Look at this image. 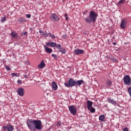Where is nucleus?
I'll return each mask as SVG.
<instances>
[{
	"instance_id": "nucleus-11",
	"label": "nucleus",
	"mask_w": 131,
	"mask_h": 131,
	"mask_svg": "<svg viewBox=\"0 0 131 131\" xmlns=\"http://www.w3.org/2000/svg\"><path fill=\"white\" fill-rule=\"evenodd\" d=\"M126 20L122 19L121 20L120 26H121V28L122 29H124V28H125V24H126Z\"/></svg>"
},
{
	"instance_id": "nucleus-8",
	"label": "nucleus",
	"mask_w": 131,
	"mask_h": 131,
	"mask_svg": "<svg viewBox=\"0 0 131 131\" xmlns=\"http://www.w3.org/2000/svg\"><path fill=\"white\" fill-rule=\"evenodd\" d=\"M17 93L20 97H23L25 93L24 89L22 88H18L17 90Z\"/></svg>"
},
{
	"instance_id": "nucleus-41",
	"label": "nucleus",
	"mask_w": 131,
	"mask_h": 131,
	"mask_svg": "<svg viewBox=\"0 0 131 131\" xmlns=\"http://www.w3.org/2000/svg\"><path fill=\"white\" fill-rule=\"evenodd\" d=\"M113 45H114V46H116V42H114L113 43Z\"/></svg>"
},
{
	"instance_id": "nucleus-30",
	"label": "nucleus",
	"mask_w": 131,
	"mask_h": 131,
	"mask_svg": "<svg viewBox=\"0 0 131 131\" xmlns=\"http://www.w3.org/2000/svg\"><path fill=\"white\" fill-rule=\"evenodd\" d=\"M64 17H65V20H66L67 21H68V19H69L68 14L66 13L64 14Z\"/></svg>"
},
{
	"instance_id": "nucleus-3",
	"label": "nucleus",
	"mask_w": 131,
	"mask_h": 131,
	"mask_svg": "<svg viewBox=\"0 0 131 131\" xmlns=\"http://www.w3.org/2000/svg\"><path fill=\"white\" fill-rule=\"evenodd\" d=\"M98 17V13L95 11H91L89 14V17L85 18V21L86 23H92V22H95Z\"/></svg>"
},
{
	"instance_id": "nucleus-32",
	"label": "nucleus",
	"mask_w": 131,
	"mask_h": 131,
	"mask_svg": "<svg viewBox=\"0 0 131 131\" xmlns=\"http://www.w3.org/2000/svg\"><path fill=\"white\" fill-rule=\"evenodd\" d=\"M125 2L124 0H121L118 2V4L120 5H122V4H124Z\"/></svg>"
},
{
	"instance_id": "nucleus-2",
	"label": "nucleus",
	"mask_w": 131,
	"mask_h": 131,
	"mask_svg": "<svg viewBox=\"0 0 131 131\" xmlns=\"http://www.w3.org/2000/svg\"><path fill=\"white\" fill-rule=\"evenodd\" d=\"M84 81L83 80H79L76 81L74 79L71 78L68 80V82H65L64 85L67 88H72L73 86H77V85H81Z\"/></svg>"
},
{
	"instance_id": "nucleus-21",
	"label": "nucleus",
	"mask_w": 131,
	"mask_h": 131,
	"mask_svg": "<svg viewBox=\"0 0 131 131\" xmlns=\"http://www.w3.org/2000/svg\"><path fill=\"white\" fill-rule=\"evenodd\" d=\"M106 84H107L108 86H111V85L112 84V82L110 80H107L106 82Z\"/></svg>"
},
{
	"instance_id": "nucleus-5",
	"label": "nucleus",
	"mask_w": 131,
	"mask_h": 131,
	"mask_svg": "<svg viewBox=\"0 0 131 131\" xmlns=\"http://www.w3.org/2000/svg\"><path fill=\"white\" fill-rule=\"evenodd\" d=\"M46 46H49L51 47V48H56V49H60V48H61V45H57L54 42H48L46 43Z\"/></svg>"
},
{
	"instance_id": "nucleus-22",
	"label": "nucleus",
	"mask_w": 131,
	"mask_h": 131,
	"mask_svg": "<svg viewBox=\"0 0 131 131\" xmlns=\"http://www.w3.org/2000/svg\"><path fill=\"white\" fill-rule=\"evenodd\" d=\"M43 37H47V36H49L50 35V33H47L46 31L43 32Z\"/></svg>"
},
{
	"instance_id": "nucleus-38",
	"label": "nucleus",
	"mask_w": 131,
	"mask_h": 131,
	"mask_svg": "<svg viewBox=\"0 0 131 131\" xmlns=\"http://www.w3.org/2000/svg\"><path fill=\"white\" fill-rule=\"evenodd\" d=\"M123 131H128V129L127 128V127H125L123 128Z\"/></svg>"
},
{
	"instance_id": "nucleus-10",
	"label": "nucleus",
	"mask_w": 131,
	"mask_h": 131,
	"mask_svg": "<svg viewBox=\"0 0 131 131\" xmlns=\"http://www.w3.org/2000/svg\"><path fill=\"white\" fill-rule=\"evenodd\" d=\"M107 101L108 102V103H110L111 104L114 105V106H115V105H118L117 102H116V101L114 100V99H113L108 98Z\"/></svg>"
},
{
	"instance_id": "nucleus-43",
	"label": "nucleus",
	"mask_w": 131,
	"mask_h": 131,
	"mask_svg": "<svg viewBox=\"0 0 131 131\" xmlns=\"http://www.w3.org/2000/svg\"><path fill=\"white\" fill-rule=\"evenodd\" d=\"M130 35H131V32H130Z\"/></svg>"
},
{
	"instance_id": "nucleus-19",
	"label": "nucleus",
	"mask_w": 131,
	"mask_h": 131,
	"mask_svg": "<svg viewBox=\"0 0 131 131\" xmlns=\"http://www.w3.org/2000/svg\"><path fill=\"white\" fill-rule=\"evenodd\" d=\"M18 21H19V22H20V23H24V22H26V20L23 17H19L18 19Z\"/></svg>"
},
{
	"instance_id": "nucleus-17",
	"label": "nucleus",
	"mask_w": 131,
	"mask_h": 131,
	"mask_svg": "<svg viewBox=\"0 0 131 131\" xmlns=\"http://www.w3.org/2000/svg\"><path fill=\"white\" fill-rule=\"evenodd\" d=\"M58 49L59 52H61V54H66L67 51H66V49H65L64 48H57Z\"/></svg>"
},
{
	"instance_id": "nucleus-34",
	"label": "nucleus",
	"mask_w": 131,
	"mask_h": 131,
	"mask_svg": "<svg viewBox=\"0 0 131 131\" xmlns=\"http://www.w3.org/2000/svg\"><path fill=\"white\" fill-rule=\"evenodd\" d=\"M2 128H3L4 130H6V129H8V126H3Z\"/></svg>"
},
{
	"instance_id": "nucleus-31",
	"label": "nucleus",
	"mask_w": 131,
	"mask_h": 131,
	"mask_svg": "<svg viewBox=\"0 0 131 131\" xmlns=\"http://www.w3.org/2000/svg\"><path fill=\"white\" fill-rule=\"evenodd\" d=\"M111 60L113 61V62H118V60L116 58H111Z\"/></svg>"
},
{
	"instance_id": "nucleus-36",
	"label": "nucleus",
	"mask_w": 131,
	"mask_h": 131,
	"mask_svg": "<svg viewBox=\"0 0 131 131\" xmlns=\"http://www.w3.org/2000/svg\"><path fill=\"white\" fill-rule=\"evenodd\" d=\"M61 122H57V126H61Z\"/></svg>"
},
{
	"instance_id": "nucleus-29",
	"label": "nucleus",
	"mask_w": 131,
	"mask_h": 131,
	"mask_svg": "<svg viewBox=\"0 0 131 131\" xmlns=\"http://www.w3.org/2000/svg\"><path fill=\"white\" fill-rule=\"evenodd\" d=\"M52 57H53V58H54V59H55V60H57L58 59V56L56 54H52Z\"/></svg>"
},
{
	"instance_id": "nucleus-37",
	"label": "nucleus",
	"mask_w": 131,
	"mask_h": 131,
	"mask_svg": "<svg viewBox=\"0 0 131 131\" xmlns=\"http://www.w3.org/2000/svg\"><path fill=\"white\" fill-rule=\"evenodd\" d=\"M27 18H31V15L30 14H27L26 15Z\"/></svg>"
},
{
	"instance_id": "nucleus-6",
	"label": "nucleus",
	"mask_w": 131,
	"mask_h": 131,
	"mask_svg": "<svg viewBox=\"0 0 131 131\" xmlns=\"http://www.w3.org/2000/svg\"><path fill=\"white\" fill-rule=\"evenodd\" d=\"M69 111L73 115H76V113H77V111L76 110V108L74 107L73 105H71L69 107Z\"/></svg>"
},
{
	"instance_id": "nucleus-24",
	"label": "nucleus",
	"mask_w": 131,
	"mask_h": 131,
	"mask_svg": "<svg viewBox=\"0 0 131 131\" xmlns=\"http://www.w3.org/2000/svg\"><path fill=\"white\" fill-rule=\"evenodd\" d=\"M30 76V73L29 72L27 75L24 74V77H25V78L28 79V78H29Z\"/></svg>"
},
{
	"instance_id": "nucleus-25",
	"label": "nucleus",
	"mask_w": 131,
	"mask_h": 131,
	"mask_svg": "<svg viewBox=\"0 0 131 131\" xmlns=\"http://www.w3.org/2000/svg\"><path fill=\"white\" fill-rule=\"evenodd\" d=\"M49 37H51V38L52 39H55V38H56V36H55L54 35L52 34L51 33L49 34Z\"/></svg>"
},
{
	"instance_id": "nucleus-18",
	"label": "nucleus",
	"mask_w": 131,
	"mask_h": 131,
	"mask_svg": "<svg viewBox=\"0 0 131 131\" xmlns=\"http://www.w3.org/2000/svg\"><path fill=\"white\" fill-rule=\"evenodd\" d=\"M7 130L8 131H13V130H14V127H13V125H7Z\"/></svg>"
},
{
	"instance_id": "nucleus-40",
	"label": "nucleus",
	"mask_w": 131,
	"mask_h": 131,
	"mask_svg": "<svg viewBox=\"0 0 131 131\" xmlns=\"http://www.w3.org/2000/svg\"><path fill=\"white\" fill-rule=\"evenodd\" d=\"M39 33H42V34H43V32H42V30H40V31H39Z\"/></svg>"
},
{
	"instance_id": "nucleus-28",
	"label": "nucleus",
	"mask_w": 131,
	"mask_h": 131,
	"mask_svg": "<svg viewBox=\"0 0 131 131\" xmlns=\"http://www.w3.org/2000/svg\"><path fill=\"white\" fill-rule=\"evenodd\" d=\"M5 67L7 71H10V70H11V68H10L9 66L5 65Z\"/></svg>"
},
{
	"instance_id": "nucleus-14",
	"label": "nucleus",
	"mask_w": 131,
	"mask_h": 131,
	"mask_svg": "<svg viewBox=\"0 0 131 131\" xmlns=\"http://www.w3.org/2000/svg\"><path fill=\"white\" fill-rule=\"evenodd\" d=\"M93 107V102L88 100L87 101V107L88 110H90V109L91 108V107Z\"/></svg>"
},
{
	"instance_id": "nucleus-13",
	"label": "nucleus",
	"mask_w": 131,
	"mask_h": 131,
	"mask_svg": "<svg viewBox=\"0 0 131 131\" xmlns=\"http://www.w3.org/2000/svg\"><path fill=\"white\" fill-rule=\"evenodd\" d=\"M52 88L54 91H57L58 90V85H57L56 82L53 81L52 82Z\"/></svg>"
},
{
	"instance_id": "nucleus-15",
	"label": "nucleus",
	"mask_w": 131,
	"mask_h": 131,
	"mask_svg": "<svg viewBox=\"0 0 131 131\" xmlns=\"http://www.w3.org/2000/svg\"><path fill=\"white\" fill-rule=\"evenodd\" d=\"M38 68H43L46 67V63H45V61L42 60L40 64L38 66Z\"/></svg>"
},
{
	"instance_id": "nucleus-4",
	"label": "nucleus",
	"mask_w": 131,
	"mask_h": 131,
	"mask_svg": "<svg viewBox=\"0 0 131 131\" xmlns=\"http://www.w3.org/2000/svg\"><path fill=\"white\" fill-rule=\"evenodd\" d=\"M123 81H124V84H126V85H130L131 82H130V77H129V75H126L123 77Z\"/></svg>"
},
{
	"instance_id": "nucleus-20",
	"label": "nucleus",
	"mask_w": 131,
	"mask_h": 131,
	"mask_svg": "<svg viewBox=\"0 0 131 131\" xmlns=\"http://www.w3.org/2000/svg\"><path fill=\"white\" fill-rule=\"evenodd\" d=\"M99 120L100 121H104L105 120V116L104 115H101L99 117Z\"/></svg>"
},
{
	"instance_id": "nucleus-16",
	"label": "nucleus",
	"mask_w": 131,
	"mask_h": 131,
	"mask_svg": "<svg viewBox=\"0 0 131 131\" xmlns=\"http://www.w3.org/2000/svg\"><path fill=\"white\" fill-rule=\"evenodd\" d=\"M11 35L12 37L14 38H17V37H18V34L15 31H12L11 33Z\"/></svg>"
},
{
	"instance_id": "nucleus-39",
	"label": "nucleus",
	"mask_w": 131,
	"mask_h": 131,
	"mask_svg": "<svg viewBox=\"0 0 131 131\" xmlns=\"http://www.w3.org/2000/svg\"><path fill=\"white\" fill-rule=\"evenodd\" d=\"M23 35H25V36H27V32H25L24 33H23Z\"/></svg>"
},
{
	"instance_id": "nucleus-23",
	"label": "nucleus",
	"mask_w": 131,
	"mask_h": 131,
	"mask_svg": "<svg viewBox=\"0 0 131 131\" xmlns=\"http://www.w3.org/2000/svg\"><path fill=\"white\" fill-rule=\"evenodd\" d=\"M90 112H91V113H95V112H96V109H95V108H94L93 107H92L90 109Z\"/></svg>"
},
{
	"instance_id": "nucleus-42",
	"label": "nucleus",
	"mask_w": 131,
	"mask_h": 131,
	"mask_svg": "<svg viewBox=\"0 0 131 131\" xmlns=\"http://www.w3.org/2000/svg\"><path fill=\"white\" fill-rule=\"evenodd\" d=\"M29 72H28V71H26L25 73V74H27V73H28Z\"/></svg>"
},
{
	"instance_id": "nucleus-27",
	"label": "nucleus",
	"mask_w": 131,
	"mask_h": 131,
	"mask_svg": "<svg viewBox=\"0 0 131 131\" xmlns=\"http://www.w3.org/2000/svg\"><path fill=\"white\" fill-rule=\"evenodd\" d=\"M127 92H128L129 96L131 97V87H128L127 88Z\"/></svg>"
},
{
	"instance_id": "nucleus-7",
	"label": "nucleus",
	"mask_w": 131,
	"mask_h": 131,
	"mask_svg": "<svg viewBox=\"0 0 131 131\" xmlns=\"http://www.w3.org/2000/svg\"><path fill=\"white\" fill-rule=\"evenodd\" d=\"M59 16L56 14V13H52L51 15V19L52 21H53V22H57V21H59Z\"/></svg>"
},
{
	"instance_id": "nucleus-35",
	"label": "nucleus",
	"mask_w": 131,
	"mask_h": 131,
	"mask_svg": "<svg viewBox=\"0 0 131 131\" xmlns=\"http://www.w3.org/2000/svg\"><path fill=\"white\" fill-rule=\"evenodd\" d=\"M17 83H18V84H22V81L21 80H17Z\"/></svg>"
},
{
	"instance_id": "nucleus-33",
	"label": "nucleus",
	"mask_w": 131,
	"mask_h": 131,
	"mask_svg": "<svg viewBox=\"0 0 131 131\" xmlns=\"http://www.w3.org/2000/svg\"><path fill=\"white\" fill-rule=\"evenodd\" d=\"M6 19H7V18H6V17H4L2 19L1 22H2V23H4V22H5V21H6Z\"/></svg>"
},
{
	"instance_id": "nucleus-9",
	"label": "nucleus",
	"mask_w": 131,
	"mask_h": 131,
	"mask_svg": "<svg viewBox=\"0 0 131 131\" xmlns=\"http://www.w3.org/2000/svg\"><path fill=\"white\" fill-rule=\"evenodd\" d=\"M74 53L75 55H81L84 53V50L77 49L74 51Z\"/></svg>"
},
{
	"instance_id": "nucleus-26",
	"label": "nucleus",
	"mask_w": 131,
	"mask_h": 131,
	"mask_svg": "<svg viewBox=\"0 0 131 131\" xmlns=\"http://www.w3.org/2000/svg\"><path fill=\"white\" fill-rule=\"evenodd\" d=\"M12 76H16V77H18L19 76V74L17 73H11Z\"/></svg>"
},
{
	"instance_id": "nucleus-1",
	"label": "nucleus",
	"mask_w": 131,
	"mask_h": 131,
	"mask_svg": "<svg viewBox=\"0 0 131 131\" xmlns=\"http://www.w3.org/2000/svg\"><path fill=\"white\" fill-rule=\"evenodd\" d=\"M27 124L31 131H35V129L38 130L42 129V124L40 120L28 119L27 121Z\"/></svg>"
},
{
	"instance_id": "nucleus-12",
	"label": "nucleus",
	"mask_w": 131,
	"mask_h": 131,
	"mask_svg": "<svg viewBox=\"0 0 131 131\" xmlns=\"http://www.w3.org/2000/svg\"><path fill=\"white\" fill-rule=\"evenodd\" d=\"M44 48L46 53H48V54H51V53L53 52V50L52 49L49 48V47H48V46H46V45H44Z\"/></svg>"
}]
</instances>
